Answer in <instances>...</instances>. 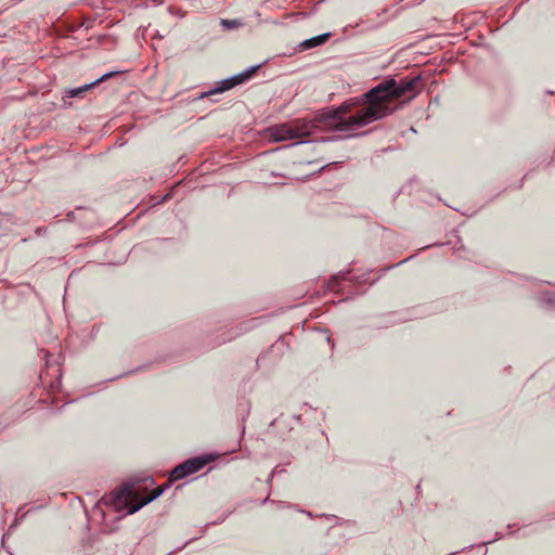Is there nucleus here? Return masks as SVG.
I'll use <instances>...</instances> for the list:
<instances>
[{"instance_id": "31", "label": "nucleus", "mask_w": 555, "mask_h": 555, "mask_svg": "<svg viewBox=\"0 0 555 555\" xmlns=\"http://www.w3.org/2000/svg\"><path fill=\"white\" fill-rule=\"evenodd\" d=\"M554 154H555V150H554Z\"/></svg>"}, {"instance_id": "7", "label": "nucleus", "mask_w": 555, "mask_h": 555, "mask_svg": "<svg viewBox=\"0 0 555 555\" xmlns=\"http://www.w3.org/2000/svg\"><path fill=\"white\" fill-rule=\"evenodd\" d=\"M264 63L266 62L256 64V65H251V66L247 67L246 69H244L243 72L233 75L232 78L234 80L235 86H240V85H243V83L249 81L258 73V70L262 67V65Z\"/></svg>"}, {"instance_id": "22", "label": "nucleus", "mask_w": 555, "mask_h": 555, "mask_svg": "<svg viewBox=\"0 0 555 555\" xmlns=\"http://www.w3.org/2000/svg\"><path fill=\"white\" fill-rule=\"evenodd\" d=\"M473 547H474V545L472 544V545L463 547L462 551H466V550H469V548H473Z\"/></svg>"}, {"instance_id": "15", "label": "nucleus", "mask_w": 555, "mask_h": 555, "mask_svg": "<svg viewBox=\"0 0 555 555\" xmlns=\"http://www.w3.org/2000/svg\"><path fill=\"white\" fill-rule=\"evenodd\" d=\"M227 516H228V515H224L223 517H221V518H219V519H217V520H215V521L210 522V525H218V524L223 522V521H224V519L227 518ZM208 526H209V524H206V526H205V527H208Z\"/></svg>"}, {"instance_id": "10", "label": "nucleus", "mask_w": 555, "mask_h": 555, "mask_svg": "<svg viewBox=\"0 0 555 555\" xmlns=\"http://www.w3.org/2000/svg\"><path fill=\"white\" fill-rule=\"evenodd\" d=\"M141 369H142V366H138V367H135V369H133V370H130V371L125 372V373H122V374H120V375H117V376H115V377H112V378H109L108 380L113 382V380H116V379H118V378H120V377H122V376H128V375H130V374H132V373H134V372L140 371Z\"/></svg>"}, {"instance_id": "27", "label": "nucleus", "mask_w": 555, "mask_h": 555, "mask_svg": "<svg viewBox=\"0 0 555 555\" xmlns=\"http://www.w3.org/2000/svg\"><path fill=\"white\" fill-rule=\"evenodd\" d=\"M416 490H417V491H420V490H421V485H420V483L416 486Z\"/></svg>"}, {"instance_id": "23", "label": "nucleus", "mask_w": 555, "mask_h": 555, "mask_svg": "<svg viewBox=\"0 0 555 555\" xmlns=\"http://www.w3.org/2000/svg\"><path fill=\"white\" fill-rule=\"evenodd\" d=\"M328 165H324L321 168H319L318 172H321L323 169H325Z\"/></svg>"}, {"instance_id": "4", "label": "nucleus", "mask_w": 555, "mask_h": 555, "mask_svg": "<svg viewBox=\"0 0 555 555\" xmlns=\"http://www.w3.org/2000/svg\"><path fill=\"white\" fill-rule=\"evenodd\" d=\"M119 72H108L104 75H102L100 78L95 79L94 81L92 82H89V83H86L83 86H80V87H76V88H72V89H68L65 91V95L62 98V107L63 108H68L72 106V101L70 99L73 98H81L87 91L95 88L96 86H99L101 82L103 81H106L107 79L114 77L115 75H117Z\"/></svg>"}, {"instance_id": "14", "label": "nucleus", "mask_w": 555, "mask_h": 555, "mask_svg": "<svg viewBox=\"0 0 555 555\" xmlns=\"http://www.w3.org/2000/svg\"><path fill=\"white\" fill-rule=\"evenodd\" d=\"M194 540H196V538H192V539H190V540L185 541V543H184L182 546H180V547H177V548L172 550V551H171L170 553H168L167 555H171V554H172V553H175L176 551H180V550H182L184 546H186L188 544H190V543H191L192 541H194Z\"/></svg>"}, {"instance_id": "28", "label": "nucleus", "mask_w": 555, "mask_h": 555, "mask_svg": "<svg viewBox=\"0 0 555 555\" xmlns=\"http://www.w3.org/2000/svg\"><path fill=\"white\" fill-rule=\"evenodd\" d=\"M528 176H529V172L525 173L522 180L526 179Z\"/></svg>"}, {"instance_id": "30", "label": "nucleus", "mask_w": 555, "mask_h": 555, "mask_svg": "<svg viewBox=\"0 0 555 555\" xmlns=\"http://www.w3.org/2000/svg\"><path fill=\"white\" fill-rule=\"evenodd\" d=\"M487 552H488V551H487V548H485V551H483V554H482V555H487Z\"/></svg>"}, {"instance_id": "5", "label": "nucleus", "mask_w": 555, "mask_h": 555, "mask_svg": "<svg viewBox=\"0 0 555 555\" xmlns=\"http://www.w3.org/2000/svg\"><path fill=\"white\" fill-rule=\"evenodd\" d=\"M349 273H350V271L346 270V271H340L337 274L333 275L328 281L330 287L333 291L340 292V291H343V288H341L343 281H350L353 284H363L367 281L369 272H365L360 275H351V276H349Z\"/></svg>"}, {"instance_id": "9", "label": "nucleus", "mask_w": 555, "mask_h": 555, "mask_svg": "<svg viewBox=\"0 0 555 555\" xmlns=\"http://www.w3.org/2000/svg\"><path fill=\"white\" fill-rule=\"evenodd\" d=\"M220 25H221L222 29H224V30H232V29H236L240 26H242L243 23L241 20H237V18H234V20L221 18Z\"/></svg>"}, {"instance_id": "11", "label": "nucleus", "mask_w": 555, "mask_h": 555, "mask_svg": "<svg viewBox=\"0 0 555 555\" xmlns=\"http://www.w3.org/2000/svg\"><path fill=\"white\" fill-rule=\"evenodd\" d=\"M502 538H503V534H502L501 532H496V533H495V538H494V539H492V540H490V541L481 542L478 546H479V547H485L486 545L491 544V543H493L494 541L500 540V539H502Z\"/></svg>"}, {"instance_id": "26", "label": "nucleus", "mask_w": 555, "mask_h": 555, "mask_svg": "<svg viewBox=\"0 0 555 555\" xmlns=\"http://www.w3.org/2000/svg\"><path fill=\"white\" fill-rule=\"evenodd\" d=\"M167 198H169V194L165 195L163 201H166Z\"/></svg>"}, {"instance_id": "8", "label": "nucleus", "mask_w": 555, "mask_h": 555, "mask_svg": "<svg viewBox=\"0 0 555 555\" xmlns=\"http://www.w3.org/2000/svg\"><path fill=\"white\" fill-rule=\"evenodd\" d=\"M331 36H332L331 33H324V34L314 36L310 39H306V40L301 41L298 47H299L300 51H306V50L324 44L330 39Z\"/></svg>"}, {"instance_id": "1", "label": "nucleus", "mask_w": 555, "mask_h": 555, "mask_svg": "<svg viewBox=\"0 0 555 555\" xmlns=\"http://www.w3.org/2000/svg\"><path fill=\"white\" fill-rule=\"evenodd\" d=\"M422 89L423 78L420 74L400 79L388 76L360 96L344 101L349 104L348 114L359 107L353 115H350V125L357 130L384 119L414 99Z\"/></svg>"}, {"instance_id": "19", "label": "nucleus", "mask_w": 555, "mask_h": 555, "mask_svg": "<svg viewBox=\"0 0 555 555\" xmlns=\"http://www.w3.org/2000/svg\"><path fill=\"white\" fill-rule=\"evenodd\" d=\"M73 218H74V212H73V211H69V212L67 214V219H68V220H73Z\"/></svg>"}, {"instance_id": "24", "label": "nucleus", "mask_w": 555, "mask_h": 555, "mask_svg": "<svg viewBox=\"0 0 555 555\" xmlns=\"http://www.w3.org/2000/svg\"><path fill=\"white\" fill-rule=\"evenodd\" d=\"M269 501V496H267L264 500H262L261 504H266Z\"/></svg>"}, {"instance_id": "16", "label": "nucleus", "mask_w": 555, "mask_h": 555, "mask_svg": "<svg viewBox=\"0 0 555 555\" xmlns=\"http://www.w3.org/2000/svg\"><path fill=\"white\" fill-rule=\"evenodd\" d=\"M46 232H47V229H46V228H43V227H39V228H37V229L35 230V233H36L37 235H43Z\"/></svg>"}, {"instance_id": "6", "label": "nucleus", "mask_w": 555, "mask_h": 555, "mask_svg": "<svg viewBox=\"0 0 555 555\" xmlns=\"http://www.w3.org/2000/svg\"><path fill=\"white\" fill-rule=\"evenodd\" d=\"M234 87H236V86L234 83V80H233L232 76L228 77L225 79L217 81L216 85L211 89H209L208 91L202 92L197 96V100H203L205 98H208V96H211V95H215V94L223 93L225 91H229V90L233 89Z\"/></svg>"}, {"instance_id": "25", "label": "nucleus", "mask_w": 555, "mask_h": 555, "mask_svg": "<svg viewBox=\"0 0 555 555\" xmlns=\"http://www.w3.org/2000/svg\"><path fill=\"white\" fill-rule=\"evenodd\" d=\"M91 24H92V22L86 23V29H89Z\"/></svg>"}, {"instance_id": "13", "label": "nucleus", "mask_w": 555, "mask_h": 555, "mask_svg": "<svg viewBox=\"0 0 555 555\" xmlns=\"http://www.w3.org/2000/svg\"><path fill=\"white\" fill-rule=\"evenodd\" d=\"M278 473V467H274L273 470L270 473V475L268 476L266 482L271 486V482L273 480V477L276 475Z\"/></svg>"}, {"instance_id": "18", "label": "nucleus", "mask_w": 555, "mask_h": 555, "mask_svg": "<svg viewBox=\"0 0 555 555\" xmlns=\"http://www.w3.org/2000/svg\"><path fill=\"white\" fill-rule=\"evenodd\" d=\"M294 418L296 420L297 423H301V415L300 414L294 415Z\"/></svg>"}, {"instance_id": "20", "label": "nucleus", "mask_w": 555, "mask_h": 555, "mask_svg": "<svg viewBox=\"0 0 555 555\" xmlns=\"http://www.w3.org/2000/svg\"><path fill=\"white\" fill-rule=\"evenodd\" d=\"M324 332H325V333H328V330H324ZM326 340H327V343H331V341H332V338H331V335H330V334H327V336H326Z\"/></svg>"}, {"instance_id": "12", "label": "nucleus", "mask_w": 555, "mask_h": 555, "mask_svg": "<svg viewBox=\"0 0 555 555\" xmlns=\"http://www.w3.org/2000/svg\"><path fill=\"white\" fill-rule=\"evenodd\" d=\"M414 257H415V256L408 257V258H405V259H403V260L399 261L398 263H396V264H393V266H390V267H386V268H384L382 271H383V272L389 271V270H390V269H392V268H396V267H398V266H400V264H402V263L408 262L409 260H411V259H412V258H414Z\"/></svg>"}, {"instance_id": "17", "label": "nucleus", "mask_w": 555, "mask_h": 555, "mask_svg": "<svg viewBox=\"0 0 555 555\" xmlns=\"http://www.w3.org/2000/svg\"><path fill=\"white\" fill-rule=\"evenodd\" d=\"M18 522H20V519H18V518H15V519L13 520V522L10 525L8 532H10L11 530H13V529L18 525Z\"/></svg>"}, {"instance_id": "29", "label": "nucleus", "mask_w": 555, "mask_h": 555, "mask_svg": "<svg viewBox=\"0 0 555 555\" xmlns=\"http://www.w3.org/2000/svg\"><path fill=\"white\" fill-rule=\"evenodd\" d=\"M244 433H245V426L243 425L242 426V434H244Z\"/></svg>"}, {"instance_id": "21", "label": "nucleus", "mask_w": 555, "mask_h": 555, "mask_svg": "<svg viewBox=\"0 0 555 555\" xmlns=\"http://www.w3.org/2000/svg\"><path fill=\"white\" fill-rule=\"evenodd\" d=\"M276 467H278V473H276V475H280V474H282V473H285V472H286V469H284V468H281V469H280V467H279V466H276Z\"/></svg>"}, {"instance_id": "3", "label": "nucleus", "mask_w": 555, "mask_h": 555, "mask_svg": "<svg viewBox=\"0 0 555 555\" xmlns=\"http://www.w3.org/2000/svg\"><path fill=\"white\" fill-rule=\"evenodd\" d=\"M348 105L341 102L339 105L328 106L319 109L312 118H295L285 122L270 126L267 130L268 137L273 142L297 140V144L312 142L308 138L317 131L350 132L347 135L323 137L315 142H335L339 140L367 135L373 129L354 132L356 129L348 116Z\"/></svg>"}, {"instance_id": "2", "label": "nucleus", "mask_w": 555, "mask_h": 555, "mask_svg": "<svg viewBox=\"0 0 555 555\" xmlns=\"http://www.w3.org/2000/svg\"><path fill=\"white\" fill-rule=\"evenodd\" d=\"M217 457L218 454L215 453H203L186 459L169 473L167 482L160 487L154 488L155 479L150 475L130 479L105 494L101 501L106 505L114 506L115 511L121 514L119 518L132 515L163 495L176 481L199 472Z\"/></svg>"}]
</instances>
